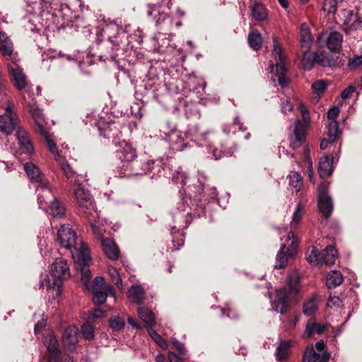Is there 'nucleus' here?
Listing matches in <instances>:
<instances>
[{"label":"nucleus","mask_w":362,"mask_h":362,"mask_svg":"<svg viewBox=\"0 0 362 362\" xmlns=\"http://www.w3.org/2000/svg\"><path fill=\"white\" fill-rule=\"evenodd\" d=\"M153 50L155 52L163 54L170 45V40L163 33L157 34L152 40Z\"/></svg>","instance_id":"b1692460"},{"label":"nucleus","mask_w":362,"mask_h":362,"mask_svg":"<svg viewBox=\"0 0 362 362\" xmlns=\"http://www.w3.org/2000/svg\"><path fill=\"white\" fill-rule=\"evenodd\" d=\"M157 4H149L147 6L146 13L148 17L152 18V19L156 22V25H158L161 21H164L165 18V14L160 13V7L158 6V1Z\"/></svg>","instance_id":"c756f323"},{"label":"nucleus","mask_w":362,"mask_h":362,"mask_svg":"<svg viewBox=\"0 0 362 362\" xmlns=\"http://www.w3.org/2000/svg\"><path fill=\"white\" fill-rule=\"evenodd\" d=\"M78 329L76 326L69 327V351L71 349V345H74L78 342Z\"/></svg>","instance_id":"680f3d73"},{"label":"nucleus","mask_w":362,"mask_h":362,"mask_svg":"<svg viewBox=\"0 0 362 362\" xmlns=\"http://www.w3.org/2000/svg\"><path fill=\"white\" fill-rule=\"evenodd\" d=\"M339 0H325L323 10L328 13H334L337 10V4Z\"/></svg>","instance_id":"052dcab7"},{"label":"nucleus","mask_w":362,"mask_h":362,"mask_svg":"<svg viewBox=\"0 0 362 362\" xmlns=\"http://www.w3.org/2000/svg\"><path fill=\"white\" fill-rule=\"evenodd\" d=\"M307 261L313 266H322V250L319 251L313 246L308 248Z\"/></svg>","instance_id":"7c9ffc66"},{"label":"nucleus","mask_w":362,"mask_h":362,"mask_svg":"<svg viewBox=\"0 0 362 362\" xmlns=\"http://www.w3.org/2000/svg\"><path fill=\"white\" fill-rule=\"evenodd\" d=\"M172 236L171 245L168 246L169 249L171 251L180 250L183 246L185 242L183 231L173 230Z\"/></svg>","instance_id":"e433bc0d"},{"label":"nucleus","mask_w":362,"mask_h":362,"mask_svg":"<svg viewBox=\"0 0 362 362\" xmlns=\"http://www.w3.org/2000/svg\"><path fill=\"white\" fill-rule=\"evenodd\" d=\"M17 138L20 144L21 148L23 153L31 155L34 153L33 145L25 132L18 131Z\"/></svg>","instance_id":"a878e982"},{"label":"nucleus","mask_w":362,"mask_h":362,"mask_svg":"<svg viewBox=\"0 0 362 362\" xmlns=\"http://www.w3.org/2000/svg\"><path fill=\"white\" fill-rule=\"evenodd\" d=\"M292 345L291 340H282L276 347L275 356L276 360H285L289 355L290 349Z\"/></svg>","instance_id":"473e14b6"},{"label":"nucleus","mask_w":362,"mask_h":362,"mask_svg":"<svg viewBox=\"0 0 362 362\" xmlns=\"http://www.w3.org/2000/svg\"><path fill=\"white\" fill-rule=\"evenodd\" d=\"M327 191V186L324 184L320 185L318 187V209L325 218L330 216L333 210V203Z\"/></svg>","instance_id":"9b49d317"},{"label":"nucleus","mask_w":362,"mask_h":362,"mask_svg":"<svg viewBox=\"0 0 362 362\" xmlns=\"http://www.w3.org/2000/svg\"><path fill=\"white\" fill-rule=\"evenodd\" d=\"M325 67L331 66V60L328 55L323 52H315V65Z\"/></svg>","instance_id":"8fccbe9b"},{"label":"nucleus","mask_w":362,"mask_h":362,"mask_svg":"<svg viewBox=\"0 0 362 362\" xmlns=\"http://www.w3.org/2000/svg\"><path fill=\"white\" fill-rule=\"evenodd\" d=\"M301 115L304 124L300 119H296L293 134L289 137L290 146L293 149H298L303 144L306 136L307 126L310 120L309 112H305Z\"/></svg>","instance_id":"423d86ee"},{"label":"nucleus","mask_w":362,"mask_h":362,"mask_svg":"<svg viewBox=\"0 0 362 362\" xmlns=\"http://www.w3.org/2000/svg\"><path fill=\"white\" fill-rule=\"evenodd\" d=\"M287 69H272L271 78L274 82L277 81L281 87L288 85L290 80L286 75Z\"/></svg>","instance_id":"72a5a7b5"},{"label":"nucleus","mask_w":362,"mask_h":362,"mask_svg":"<svg viewBox=\"0 0 362 362\" xmlns=\"http://www.w3.org/2000/svg\"><path fill=\"white\" fill-rule=\"evenodd\" d=\"M339 111L340 107L339 105L330 107L327 112V118L331 121H335L339 115Z\"/></svg>","instance_id":"338daca9"},{"label":"nucleus","mask_w":362,"mask_h":362,"mask_svg":"<svg viewBox=\"0 0 362 362\" xmlns=\"http://www.w3.org/2000/svg\"><path fill=\"white\" fill-rule=\"evenodd\" d=\"M24 170L31 182L37 183L40 187L45 189V193L50 194L48 182L44 178L43 174L37 166L31 162H28L24 165Z\"/></svg>","instance_id":"f8f14e48"},{"label":"nucleus","mask_w":362,"mask_h":362,"mask_svg":"<svg viewBox=\"0 0 362 362\" xmlns=\"http://www.w3.org/2000/svg\"><path fill=\"white\" fill-rule=\"evenodd\" d=\"M75 197L78 205L83 209L86 214H91L92 211L95 212V203L88 190L79 185L75 190Z\"/></svg>","instance_id":"9d476101"},{"label":"nucleus","mask_w":362,"mask_h":362,"mask_svg":"<svg viewBox=\"0 0 362 362\" xmlns=\"http://www.w3.org/2000/svg\"><path fill=\"white\" fill-rule=\"evenodd\" d=\"M114 152V172L120 178L142 175L141 168L136 148L130 143L123 140L116 145Z\"/></svg>","instance_id":"f257e3e1"},{"label":"nucleus","mask_w":362,"mask_h":362,"mask_svg":"<svg viewBox=\"0 0 362 362\" xmlns=\"http://www.w3.org/2000/svg\"><path fill=\"white\" fill-rule=\"evenodd\" d=\"M100 36L107 38L105 44L106 46L110 45L112 51L127 50L129 47H133V45L129 40L127 33L115 22L107 23L103 28L101 35L98 34V37L95 40L97 45H100L103 41Z\"/></svg>","instance_id":"7ed1b4c3"},{"label":"nucleus","mask_w":362,"mask_h":362,"mask_svg":"<svg viewBox=\"0 0 362 362\" xmlns=\"http://www.w3.org/2000/svg\"><path fill=\"white\" fill-rule=\"evenodd\" d=\"M109 325L113 330L119 331L124 328L125 322L119 316H113L110 318Z\"/></svg>","instance_id":"5fc2aeb1"},{"label":"nucleus","mask_w":362,"mask_h":362,"mask_svg":"<svg viewBox=\"0 0 362 362\" xmlns=\"http://www.w3.org/2000/svg\"><path fill=\"white\" fill-rule=\"evenodd\" d=\"M362 65V54L354 55L352 58H350L348 62L349 68H357Z\"/></svg>","instance_id":"69168bd1"},{"label":"nucleus","mask_w":362,"mask_h":362,"mask_svg":"<svg viewBox=\"0 0 362 362\" xmlns=\"http://www.w3.org/2000/svg\"><path fill=\"white\" fill-rule=\"evenodd\" d=\"M42 137L45 139L47 147L49 148V151L54 156V158L57 163V164L60 166L61 170L64 173V175L68 177V163L66 159V151L63 150H58L56 144L54 141L49 137V134L47 129H43V131L38 132Z\"/></svg>","instance_id":"6e6552de"},{"label":"nucleus","mask_w":362,"mask_h":362,"mask_svg":"<svg viewBox=\"0 0 362 362\" xmlns=\"http://www.w3.org/2000/svg\"><path fill=\"white\" fill-rule=\"evenodd\" d=\"M44 344L49 354V358L54 361H58L60 358L61 351L56 337L53 334H49L44 338Z\"/></svg>","instance_id":"f3484780"},{"label":"nucleus","mask_w":362,"mask_h":362,"mask_svg":"<svg viewBox=\"0 0 362 362\" xmlns=\"http://www.w3.org/2000/svg\"><path fill=\"white\" fill-rule=\"evenodd\" d=\"M101 245L103 252L112 260H117L119 257V250L112 239H102Z\"/></svg>","instance_id":"aec40b11"},{"label":"nucleus","mask_w":362,"mask_h":362,"mask_svg":"<svg viewBox=\"0 0 362 362\" xmlns=\"http://www.w3.org/2000/svg\"><path fill=\"white\" fill-rule=\"evenodd\" d=\"M69 252L75 267L89 265L92 261L90 249L81 235L69 228Z\"/></svg>","instance_id":"20e7f679"},{"label":"nucleus","mask_w":362,"mask_h":362,"mask_svg":"<svg viewBox=\"0 0 362 362\" xmlns=\"http://www.w3.org/2000/svg\"><path fill=\"white\" fill-rule=\"evenodd\" d=\"M288 284L291 291L297 292L300 288V279L296 274L289 275L288 277Z\"/></svg>","instance_id":"13d9d810"},{"label":"nucleus","mask_w":362,"mask_h":362,"mask_svg":"<svg viewBox=\"0 0 362 362\" xmlns=\"http://www.w3.org/2000/svg\"><path fill=\"white\" fill-rule=\"evenodd\" d=\"M320 357V354L314 349L313 345L307 346L303 356L304 361L315 362Z\"/></svg>","instance_id":"09e8293b"},{"label":"nucleus","mask_w":362,"mask_h":362,"mask_svg":"<svg viewBox=\"0 0 362 362\" xmlns=\"http://www.w3.org/2000/svg\"><path fill=\"white\" fill-rule=\"evenodd\" d=\"M286 241L287 243L281 245L276 255V263L274 266L276 269L284 268L288 263V259L295 256L297 252L298 243L293 232L289 231L288 233Z\"/></svg>","instance_id":"39448f33"},{"label":"nucleus","mask_w":362,"mask_h":362,"mask_svg":"<svg viewBox=\"0 0 362 362\" xmlns=\"http://www.w3.org/2000/svg\"><path fill=\"white\" fill-rule=\"evenodd\" d=\"M89 265H83L81 267H76V269L80 270L81 273V280L84 285L88 286V284L91 278V272L88 269Z\"/></svg>","instance_id":"6e6d98bb"},{"label":"nucleus","mask_w":362,"mask_h":362,"mask_svg":"<svg viewBox=\"0 0 362 362\" xmlns=\"http://www.w3.org/2000/svg\"><path fill=\"white\" fill-rule=\"evenodd\" d=\"M288 185L295 192H299L303 187V177L301 175L296 171H291L288 175Z\"/></svg>","instance_id":"ea45409f"},{"label":"nucleus","mask_w":362,"mask_h":362,"mask_svg":"<svg viewBox=\"0 0 362 362\" xmlns=\"http://www.w3.org/2000/svg\"><path fill=\"white\" fill-rule=\"evenodd\" d=\"M67 270L66 261L57 259L52 264L50 272L42 274L40 288L46 287L47 291H52L54 298H59L62 291V282L65 279Z\"/></svg>","instance_id":"f03ea898"},{"label":"nucleus","mask_w":362,"mask_h":362,"mask_svg":"<svg viewBox=\"0 0 362 362\" xmlns=\"http://www.w3.org/2000/svg\"><path fill=\"white\" fill-rule=\"evenodd\" d=\"M86 23L79 17L76 18V23H69V28H74L76 31H79L81 28H86Z\"/></svg>","instance_id":"774afa93"},{"label":"nucleus","mask_w":362,"mask_h":362,"mask_svg":"<svg viewBox=\"0 0 362 362\" xmlns=\"http://www.w3.org/2000/svg\"><path fill=\"white\" fill-rule=\"evenodd\" d=\"M93 301L95 304L102 305L106 302L108 296L115 300L112 288L107 285L102 276H96L93 281Z\"/></svg>","instance_id":"0eeeda50"},{"label":"nucleus","mask_w":362,"mask_h":362,"mask_svg":"<svg viewBox=\"0 0 362 362\" xmlns=\"http://www.w3.org/2000/svg\"><path fill=\"white\" fill-rule=\"evenodd\" d=\"M30 114L31 115L33 119H34L35 126H36V132L43 131L45 129V120L42 113V111L35 104L29 105Z\"/></svg>","instance_id":"412c9836"},{"label":"nucleus","mask_w":362,"mask_h":362,"mask_svg":"<svg viewBox=\"0 0 362 362\" xmlns=\"http://www.w3.org/2000/svg\"><path fill=\"white\" fill-rule=\"evenodd\" d=\"M262 35L257 30L252 29L250 31L247 36V42L253 50H259L262 46Z\"/></svg>","instance_id":"2f4dec72"},{"label":"nucleus","mask_w":362,"mask_h":362,"mask_svg":"<svg viewBox=\"0 0 362 362\" xmlns=\"http://www.w3.org/2000/svg\"><path fill=\"white\" fill-rule=\"evenodd\" d=\"M173 221L175 224L172 226V230L183 231L186 229L192 221L191 212L188 206L180 202L173 214Z\"/></svg>","instance_id":"1a4fd4ad"},{"label":"nucleus","mask_w":362,"mask_h":362,"mask_svg":"<svg viewBox=\"0 0 362 362\" xmlns=\"http://www.w3.org/2000/svg\"><path fill=\"white\" fill-rule=\"evenodd\" d=\"M318 310V300L315 296H312L303 304V313L312 315Z\"/></svg>","instance_id":"a19ab883"},{"label":"nucleus","mask_w":362,"mask_h":362,"mask_svg":"<svg viewBox=\"0 0 362 362\" xmlns=\"http://www.w3.org/2000/svg\"><path fill=\"white\" fill-rule=\"evenodd\" d=\"M339 124L337 121H331L327 126V135L329 141L334 142L339 136Z\"/></svg>","instance_id":"c03bdc74"},{"label":"nucleus","mask_w":362,"mask_h":362,"mask_svg":"<svg viewBox=\"0 0 362 362\" xmlns=\"http://www.w3.org/2000/svg\"><path fill=\"white\" fill-rule=\"evenodd\" d=\"M327 86L328 83H327L325 81L319 80L313 83L312 88L318 95H320L325 93Z\"/></svg>","instance_id":"bf43d9fd"},{"label":"nucleus","mask_w":362,"mask_h":362,"mask_svg":"<svg viewBox=\"0 0 362 362\" xmlns=\"http://www.w3.org/2000/svg\"><path fill=\"white\" fill-rule=\"evenodd\" d=\"M0 52L1 54L13 61L16 64L17 54L13 52V46L11 40L4 32H0Z\"/></svg>","instance_id":"dca6fc26"},{"label":"nucleus","mask_w":362,"mask_h":362,"mask_svg":"<svg viewBox=\"0 0 362 362\" xmlns=\"http://www.w3.org/2000/svg\"><path fill=\"white\" fill-rule=\"evenodd\" d=\"M128 296L136 304H141L144 299V291L143 288L139 285L132 286L128 291Z\"/></svg>","instance_id":"c9c22d12"},{"label":"nucleus","mask_w":362,"mask_h":362,"mask_svg":"<svg viewBox=\"0 0 362 362\" xmlns=\"http://www.w3.org/2000/svg\"><path fill=\"white\" fill-rule=\"evenodd\" d=\"M140 164L144 170V175H148L151 177L160 176L163 171V160H148L141 159Z\"/></svg>","instance_id":"ddd939ff"},{"label":"nucleus","mask_w":362,"mask_h":362,"mask_svg":"<svg viewBox=\"0 0 362 362\" xmlns=\"http://www.w3.org/2000/svg\"><path fill=\"white\" fill-rule=\"evenodd\" d=\"M343 282V275L337 270L331 271L327 275L326 285L328 288H334Z\"/></svg>","instance_id":"f704fd0d"},{"label":"nucleus","mask_w":362,"mask_h":362,"mask_svg":"<svg viewBox=\"0 0 362 362\" xmlns=\"http://www.w3.org/2000/svg\"><path fill=\"white\" fill-rule=\"evenodd\" d=\"M57 240L61 247L68 249V232L65 224L61 225L58 229Z\"/></svg>","instance_id":"a18cd8bd"},{"label":"nucleus","mask_w":362,"mask_h":362,"mask_svg":"<svg viewBox=\"0 0 362 362\" xmlns=\"http://www.w3.org/2000/svg\"><path fill=\"white\" fill-rule=\"evenodd\" d=\"M337 259V250L332 246L328 245L322 250V262L323 264L332 265Z\"/></svg>","instance_id":"58836bf2"},{"label":"nucleus","mask_w":362,"mask_h":362,"mask_svg":"<svg viewBox=\"0 0 362 362\" xmlns=\"http://www.w3.org/2000/svg\"><path fill=\"white\" fill-rule=\"evenodd\" d=\"M108 273L112 279V281L115 284V285L119 288L122 289V279L119 276V272L112 267H108Z\"/></svg>","instance_id":"4d7b16f0"},{"label":"nucleus","mask_w":362,"mask_h":362,"mask_svg":"<svg viewBox=\"0 0 362 362\" xmlns=\"http://www.w3.org/2000/svg\"><path fill=\"white\" fill-rule=\"evenodd\" d=\"M186 138V133L174 132H172L170 135L169 140L175 151H182L185 150L187 146Z\"/></svg>","instance_id":"393cba45"},{"label":"nucleus","mask_w":362,"mask_h":362,"mask_svg":"<svg viewBox=\"0 0 362 362\" xmlns=\"http://www.w3.org/2000/svg\"><path fill=\"white\" fill-rule=\"evenodd\" d=\"M115 123L110 124L107 128L104 129V136L107 138H113L117 136V129Z\"/></svg>","instance_id":"e2e57ef3"},{"label":"nucleus","mask_w":362,"mask_h":362,"mask_svg":"<svg viewBox=\"0 0 362 362\" xmlns=\"http://www.w3.org/2000/svg\"><path fill=\"white\" fill-rule=\"evenodd\" d=\"M16 126V120L11 115L0 116V131L6 134H11Z\"/></svg>","instance_id":"bb28decb"},{"label":"nucleus","mask_w":362,"mask_h":362,"mask_svg":"<svg viewBox=\"0 0 362 362\" xmlns=\"http://www.w3.org/2000/svg\"><path fill=\"white\" fill-rule=\"evenodd\" d=\"M324 37H325L327 47L331 52H338L340 51L343 42V36L340 33L333 31L328 35L327 33H322L317 38L319 43Z\"/></svg>","instance_id":"4468645a"},{"label":"nucleus","mask_w":362,"mask_h":362,"mask_svg":"<svg viewBox=\"0 0 362 362\" xmlns=\"http://www.w3.org/2000/svg\"><path fill=\"white\" fill-rule=\"evenodd\" d=\"M305 213V207L300 203H298L295 208L290 222L291 228L293 229L297 228L299 226L303 214Z\"/></svg>","instance_id":"4c0bfd02"},{"label":"nucleus","mask_w":362,"mask_h":362,"mask_svg":"<svg viewBox=\"0 0 362 362\" xmlns=\"http://www.w3.org/2000/svg\"><path fill=\"white\" fill-rule=\"evenodd\" d=\"M272 56L275 60V64L270 65L269 68H286L287 59L283 52V49L276 37H273Z\"/></svg>","instance_id":"2eb2a0df"},{"label":"nucleus","mask_w":362,"mask_h":362,"mask_svg":"<svg viewBox=\"0 0 362 362\" xmlns=\"http://www.w3.org/2000/svg\"><path fill=\"white\" fill-rule=\"evenodd\" d=\"M137 314L139 317L146 324L147 329L149 327H153L155 325V315L148 308H139Z\"/></svg>","instance_id":"cd10ccee"},{"label":"nucleus","mask_w":362,"mask_h":362,"mask_svg":"<svg viewBox=\"0 0 362 362\" xmlns=\"http://www.w3.org/2000/svg\"><path fill=\"white\" fill-rule=\"evenodd\" d=\"M302 68H312L315 66V52L306 50L303 52L302 59Z\"/></svg>","instance_id":"de8ad7c7"},{"label":"nucleus","mask_w":362,"mask_h":362,"mask_svg":"<svg viewBox=\"0 0 362 362\" xmlns=\"http://www.w3.org/2000/svg\"><path fill=\"white\" fill-rule=\"evenodd\" d=\"M208 148H209V151L212 154V158L214 160H218L223 156H231L233 155V153L237 150L238 147H237V146H234L233 150L232 151H228V152H223L221 151H218L217 149L214 148V146H211V144L208 145Z\"/></svg>","instance_id":"603ef678"},{"label":"nucleus","mask_w":362,"mask_h":362,"mask_svg":"<svg viewBox=\"0 0 362 362\" xmlns=\"http://www.w3.org/2000/svg\"><path fill=\"white\" fill-rule=\"evenodd\" d=\"M9 70V76L13 85L18 90L25 89L28 85V82L27 80V77L25 74L23 72V69H8Z\"/></svg>","instance_id":"6ab92c4d"},{"label":"nucleus","mask_w":362,"mask_h":362,"mask_svg":"<svg viewBox=\"0 0 362 362\" xmlns=\"http://www.w3.org/2000/svg\"><path fill=\"white\" fill-rule=\"evenodd\" d=\"M272 304L277 313L282 314L286 312L289 303L288 292L285 288H281L276 291V297Z\"/></svg>","instance_id":"a211bd4d"},{"label":"nucleus","mask_w":362,"mask_h":362,"mask_svg":"<svg viewBox=\"0 0 362 362\" xmlns=\"http://www.w3.org/2000/svg\"><path fill=\"white\" fill-rule=\"evenodd\" d=\"M342 304L341 299L337 296L330 295L327 301V306L329 308H339Z\"/></svg>","instance_id":"0e129e2a"},{"label":"nucleus","mask_w":362,"mask_h":362,"mask_svg":"<svg viewBox=\"0 0 362 362\" xmlns=\"http://www.w3.org/2000/svg\"><path fill=\"white\" fill-rule=\"evenodd\" d=\"M252 16L256 21H263L267 19L268 13L265 6L259 2H255L250 6Z\"/></svg>","instance_id":"c85d7f7f"},{"label":"nucleus","mask_w":362,"mask_h":362,"mask_svg":"<svg viewBox=\"0 0 362 362\" xmlns=\"http://www.w3.org/2000/svg\"><path fill=\"white\" fill-rule=\"evenodd\" d=\"M246 128L241 122L239 117H235L232 123L228 124L225 126L223 131L227 134H235L238 130L245 131Z\"/></svg>","instance_id":"37998d69"},{"label":"nucleus","mask_w":362,"mask_h":362,"mask_svg":"<svg viewBox=\"0 0 362 362\" xmlns=\"http://www.w3.org/2000/svg\"><path fill=\"white\" fill-rule=\"evenodd\" d=\"M148 333L150 337L155 341V342L162 349H166L168 348L167 342L163 339L160 334H158L153 327L148 328Z\"/></svg>","instance_id":"3c124183"},{"label":"nucleus","mask_w":362,"mask_h":362,"mask_svg":"<svg viewBox=\"0 0 362 362\" xmlns=\"http://www.w3.org/2000/svg\"><path fill=\"white\" fill-rule=\"evenodd\" d=\"M187 179V175L186 173L180 167L175 170L171 178L173 183L181 186H184L186 184Z\"/></svg>","instance_id":"49530a36"},{"label":"nucleus","mask_w":362,"mask_h":362,"mask_svg":"<svg viewBox=\"0 0 362 362\" xmlns=\"http://www.w3.org/2000/svg\"><path fill=\"white\" fill-rule=\"evenodd\" d=\"M196 80L197 78L193 73L185 74L183 77V81L188 83L189 92H191L192 90L193 93L197 91V93L199 94L197 95V99L203 100L204 93L206 87V83L205 82H203L199 87H197L195 86Z\"/></svg>","instance_id":"4be33fe9"},{"label":"nucleus","mask_w":362,"mask_h":362,"mask_svg":"<svg viewBox=\"0 0 362 362\" xmlns=\"http://www.w3.org/2000/svg\"><path fill=\"white\" fill-rule=\"evenodd\" d=\"M49 208L52 215L55 218H62L64 215V206L56 199L49 202Z\"/></svg>","instance_id":"79ce46f5"},{"label":"nucleus","mask_w":362,"mask_h":362,"mask_svg":"<svg viewBox=\"0 0 362 362\" xmlns=\"http://www.w3.org/2000/svg\"><path fill=\"white\" fill-rule=\"evenodd\" d=\"M81 334L86 340L93 339L95 337V329L93 326L89 323L83 324L81 326Z\"/></svg>","instance_id":"864d4df0"},{"label":"nucleus","mask_w":362,"mask_h":362,"mask_svg":"<svg viewBox=\"0 0 362 362\" xmlns=\"http://www.w3.org/2000/svg\"><path fill=\"white\" fill-rule=\"evenodd\" d=\"M333 171V156H324L320 159L318 173L322 178L327 177L332 173Z\"/></svg>","instance_id":"5701e85b"}]
</instances>
